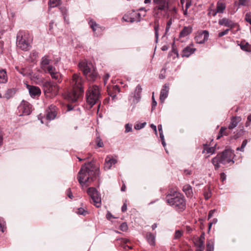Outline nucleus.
<instances>
[{"mask_svg":"<svg viewBox=\"0 0 251 251\" xmlns=\"http://www.w3.org/2000/svg\"><path fill=\"white\" fill-rule=\"evenodd\" d=\"M99 171L88 163L82 166L78 172L77 178L82 188L88 187L90 183L96 177Z\"/></svg>","mask_w":251,"mask_h":251,"instance_id":"obj_1","label":"nucleus"},{"mask_svg":"<svg viewBox=\"0 0 251 251\" xmlns=\"http://www.w3.org/2000/svg\"><path fill=\"white\" fill-rule=\"evenodd\" d=\"M166 202L177 212H182L186 208V200L180 193L172 190L166 198Z\"/></svg>","mask_w":251,"mask_h":251,"instance_id":"obj_2","label":"nucleus"},{"mask_svg":"<svg viewBox=\"0 0 251 251\" xmlns=\"http://www.w3.org/2000/svg\"><path fill=\"white\" fill-rule=\"evenodd\" d=\"M71 84L73 87V90L69 93L68 99L72 102H75L84 92L81 77L78 74H74Z\"/></svg>","mask_w":251,"mask_h":251,"instance_id":"obj_3","label":"nucleus"},{"mask_svg":"<svg viewBox=\"0 0 251 251\" xmlns=\"http://www.w3.org/2000/svg\"><path fill=\"white\" fill-rule=\"evenodd\" d=\"M52 60L48 55H45L41 58L40 67L42 70L46 74L50 75L51 78L56 80L58 83L62 81L61 75L51 63Z\"/></svg>","mask_w":251,"mask_h":251,"instance_id":"obj_4","label":"nucleus"},{"mask_svg":"<svg viewBox=\"0 0 251 251\" xmlns=\"http://www.w3.org/2000/svg\"><path fill=\"white\" fill-rule=\"evenodd\" d=\"M234 153L230 150H226L221 154H218L212 160V163L214 166L215 170L220 168V164L226 165L230 162L234 163L233 160Z\"/></svg>","mask_w":251,"mask_h":251,"instance_id":"obj_5","label":"nucleus"},{"mask_svg":"<svg viewBox=\"0 0 251 251\" xmlns=\"http://www.w3.org/2000/svg\"><path fill=\"white\" fill-rule=\"evenodd\" d=\"M78 67L89 81H94L96 80L98 73L91 62L81 61L78 64Z\"/></svg>","mask_w":251,"mask_h":251,"instance_id":"obj_6","label":"nucleus"},{"mask_svg":"<svg viewBox=\"0 0 251 251\" xmlns=\"http://www.w3.org/2000/svg\"><path fill=\"white\" fill-rule=\"evenodd\" d=\"M32 39L25 31H19L17 34V46L23 50L27 51L31 48Z\"/></svg>","mask_w":251,"mask_h":251,"instance_id":"obj_7","label":"nucleus"},{"mask_svg":"<svg viewBox=\"0 0 251 251\" xmlns=\"http://www.w3.org/2000/svg\"><path fill=\"white\" fill-rule=\"evenodd\" d=\"M87 103L92 107L97 103L100 98V91L97 85L89 86L86 95Z\"/></svg>","mask_w":251,"mask_h":251,"instance_id":"obj_8","label":"nucleus"},{"mask_svg":"<svg viewBox=\"0 0 251 251\" xmlns=\"http://www.w3.org/2000/svg\"><path fill=\"white\" fill-rule=\"evenodd\" d=\"M44 92L47 97L53 98L58 94L59 87L51 81H47L43 85Z\"/></svg>","mask_w":251,"mask_h":251,"instance_id":"obj_9","label":"nucleus"},{"mask_svg":"<svg viewBox=\"0 0 251 251\" xmlns=\"http://www.w3.org/2000/svg\"><path fill=\"white\" fill-rule=\"evenodd\" d=\"M166 10H163L160 8L154 7L152 11V15L154 18H155L154 21V34H155V42H158V40L159 38V19L162 15L163 11H166Z\"/></svg>","mask_w":251,"mask_h":251,"instance_id":"obj_10","label":"nucleus"},{"mask_svg":"<svg viewBox=\"0 0 251 251\" xmlns=\"http://www.w3.org/2000/svg\"><path fill=\"white\" fill-rule=\"evenodd\" d=\"M87 192L96 207H100L101 205V198L97 190L94 187H90L87 189Z\"/></svg>","mask_w":251,"mask_h":251,"instance_id":"obj_11","label":"nucleus"},{"mask_svg":"<svg viewBox=\"0 0 251 251\" xmlns=\"http://www.w3.org/2000/svg\"><path fill=\"white\" fill-rule=\"evenodd\" d=\"M20 116L28 115L31 112V105L27 101L23 100L18 107Z\"/></svg>","mask_w":251,"mask_h":251,"instance_id":"obj_12","label":"nucleus"},{"mask_svg":"<svg viewBox=\"0 0 251 251\" xmlns=\"http://www.w3.org/2000/svg\"><path fill=\"white\" fill-rule=\"evenodd\" d=\"M142 91L141 86L138 84L136 87L134 92L132 93L129 97V100H132V104L135 105L140 101Z\"/></svg>","mask_w":251,"mask_h":251,"instance_id":"obj_13","label":"nucleus"},{"mask_svg":"<svg viewBox=\"0 0 251 251\" xmlns=\"http://www.w3.org/2000/svg\"><path fill=\"white\" fill-rule=\"evenodd\" d=\"M209 32L207 30H203L199 32L195 37V40L198 44H203L208 39Z\"/></svg>","mask_w":251,"mask_h":251,"instance_id":"obj_14","label":"nucleus"},{"mask_svg":"<svg viewBox=\"0 0 251 251\" xmlns=\"http://www.w3.org/2000/svg\"><path fill=\"white\" fill-rule=\"evenodd\" d=\"M56 106L51 104L47 110L46 118L49 120H52L54 119L56 116Z\"/></svg>","mask_w":251,"mask_h":251,"instance_id":"obj_15","label":"nucleus"},{"mask_svg":"<svg viewBox=\"0 0 251 251\" xmlns=\"http://www.w3.org/2000/svg\"><path fill=\"white\" fill-rule=\"evenodd\" d=\"M155 7L160 8L163 10H168L169 3L167 0H153L152 1Z\"/></svg>","mask_w":251,"mask_h":251,"instance_id":"obj_16","label":"nucleus"},{"mask_svg":"<svg viewBox=\"0 0 251 251\" xmlns=\"http://www.w3.org/2000/svg\"><path fill=\"white\" fill-rule=\"evenodd\" d=\"M218 24L220 25H224L227 27L229 28L228 29H230L234 28L235 26V24L234 22L226 18L220 19L218 21Z\"/></svg>","mask_w":251,"mask_h":251,"instance_id":"obj_17","label":"nucleus"},{"mask_svg":"<svg viewBox=\"0 0 251 251\" xmlns=\"http://www.w3.org/2000/svg\"><path fill=\"white\" fill-rule=\"evenodd\" d=\"M89 25L92 29L95 34L98 36L102 31V28L98 25L93 20H90Z\"/></svg>","mask_w":251,"mask_h":251,"instance_id":"obj_18","label":"nucleus"},{"mask_svg":"<svg viewBox=\"0 0 251 251\" xmlns=\"http://www.w3.org/2000/svg\"><path fill=\"white\" fill-rule=\"evenodd\" d=\"M193 45L188 46L185 47L182 50L181 56L182 57H189L196 50V48L193 47Z\"/></svg>","mask_w":251,"mask_h":251,"instance_id":"obj_19","label":"nucleus"},{"mask_svg":"<svg viewBox=\"0 0 251 251\" xmlns=\"http://www.w3.org/2000/svg\"><path fill=\"white\" fill-rule=\"evenodd\" d=\"M117 161L116 159L111 157L109 156H106L105 160L104 163V169L105 170H109L111 169L113 165L117 163Z\"/></svg>","mask_w":251,"mask_h":251,"instance_id":"obj_20","label":"nucleus"},{"mask_svg":"<svg viewBox=\"0 0 251 251\" xmlns=\"http://www.w3.org/2000/svg\"><path fill=\"white\" fill-rule=\"evenodd\" d=\"M28 90L30 95L32 98L38 97L41 94V90L37 86H28Z\"/></svg>","mask_w":251,"mask_h":251,"instance_id":"obj_21","label":"nucleus"},{"mask_svg":"<svg viewBox=\"0 0 251 251\" xmlns=\"http://www.w3.org/2000/svg\"><path fill=\"white\" fill-rule=\"evenodd\" d=\"M169 90V88L168 85L167 84L164 85L160 95V100L162 102H163L165 99L168 97Z\"/></svg>","mask_w":251,"mask_h":251,"instance_id":"obj_22","label":"nucleus"},{"mask_svg":"<svg viewBox=\"0 0 251 251\" xmlns=\"http://www.w3.org/2000/svg\"><path fill=\"white\" fill-rule=\"evenodd\" d=\"M108 92L109 95L114 100L115 99L117 94L120 92V88L117 85H114L111 88H108Z\"/></svg>","mask_w":251,"mask_h":251,"instance_id":"obj_23","label":"nucleus"},{"mask_svg":"<svg viewBox=\"0 0 251 251\" xmlns=\"http://www.w3.org/2000/svg\"><path fill=\"white\" fill-rule=\"evenodd\" d=\"M241 121L240 116H235L231 118L230 123L228 126L229 129H232L236 127L238 123Z\"/></svg>","mask_w":251,"mask_h":251,"instance_id":"obj_24","label":"nucleus"},{"mask_svg":"<svg viewBox=\"0 0 251 251\" xmlns=\"http://www.w3.org/2000/svg\"><path fill=\"white\" fill-rule=\"evenodd\" d=\"M226 8V4L223 0H219L216 4V10L218 13L222 14Z\"/></svg>","mask_w":251,"mask_h":251,"instance_id":"obj_25","label":"nucleus"},{"mask_svg":"<svg viewBox=\"0 0 251 251\" xmlns=\"http://www.w3.org/2000/svg\"><path fill=\"white\" fill-rule=\"evenodd\" d=\"M146 238L148 243L151 246H154L155 244V235L151 232H147L146 235Z\"/></svg>","mask_w":251,"mask_h":251,"instance_id":"obj_26","label":"nucleus"},{"mask_svg":"<svg viewBox=\"0 0 251 251\" xmlns=\"http://www.w3.org/2000/svg\"><path fill=\"white\" fill-rule=\"evenodd\" d=\"M182 190L188 198H191L193 197V193L192 187L190 185L186 184L184 185Z\"/></svg>","mask_w":251,"mask_h":251,"instance_id":"obj_27","label":"nucleus"},{"mask_svg":"<svg viewBox=\"0 0 251 251\" xmlns=\"http://www.w3.org/2000/svg\"><path fill=\"white\" fill-rule=\"evenodd\" d=\"M192 31V28L190 26H185L179 33L180 37H184L190 34Z\"/></svg>","mask_w":251,"mask_h":251,"instance_id":"obj_28","label":"nucleus"},{"mask_svg":"<svg viewBox=\"0 0 251 251\" xmlns=\"http://www.w3.org/2000/svg\"><path fill=\"white\" fill-rule=\"evenodd\" d=\"M8 80V76L5 70L0 69V83H6Z\"/></svg>","mask_w":251,"mask_h":251,"instance_id":"obj_29","label":"nucleus"},{"mask_svg":"<svg viewBox=\"0 0 251 251\" xmlns=\"http://www.w3.org/2000/svg\"><path fill=\"white\" fill-rule=\"evenodd\" d=\"M196 247V251H203L204 249V244L203 242L195 240L194 241Z\"/></svg>","mask_w":251,"mask_h":251,"instance_id":"obj_30","label":"nucleus"},{"mask_svg":"<svg viewBox=\"0 0 251 251\" xmlns=\"http://www.w3.org/2000/svg\"><path fill=\"white\" fill-rule=\"evenodd\" d=\"M240 46L243 50L248 52L251 51V45L248 43L241 42Z\"/></svg>","mask_w":251,"mask_h":251,"instance_id":"obj_31","label":"nucleus"},{"mask_svg":"<svg viewBox=\"0 0 251 251\" xmlns=\"http://www.w3.org/2000/svg\"><path fill=\"white\" fill-rule=\"evenodd\" d=\"M15 93L16 90L15 89H9L6 91L4 97L8 99L12 97Z\"/></svg>","mask_w":251,"mask_h":251,"instance_id":"obj_32","label":"nucleus"},{"mask_svg":"<svg viewBox=\"0 0 251 251\" xmlns=\"http://www.w3.org/2000/svg\"><path fill=\"white\" fill-rule=\"evenodd\" d=\"M61 0H50L49 1V9L57 6L61 3Z\"/></svg>","mask_w":251,"mask_h":251,"instance_id":"obj_33","label":"nucleus"},{"mask_svg":"<svg viewBox=\"0 0 251 251\" xmlns=\"http://www.w3.org/2000/svg\"><path fill=\"white\" fill-rule=\"evenodd\" d=\"M206 251H214V242L212 240L207 241Z\"/></svg>","mask_w":251,"mask_h":251,"instance_id":"obj_34","label":"nucleus"},{"mask_svg":"<svg viewBox=\"0 0 251 251\" xmlns=\"http://www.w3.org/2000/svg\"><path fill=\"white\" fill-rule=\"evenodd\" d=\"M203 195L205 200H208L211 197V191L209 187L204 189Z\"/></svg>","mask_w":251,"mask_h":251,"instance_id":"obj_35","label":"nucleus"},{"mask_svg":"<svg viewBox=\"0 0 251 251\" xmlns=\"http://www.w3.org/2000/svg\"><path fill=\"white\" fill-rule=\"evenodd\" d=\"M218 13L217 12L216 9H215L210 7L208 9L207 15L208 16L215 17Z\"/></svg>","mask_w":251,"mask_h":251,"instance_id":"obj_36","label":"nucleus"},{"mask_svg":"<svg viewBox=\"0 0 251 251\" xmlns=\"http://www.w3.org/2000/svg\"><path fill=\"white\" fill-rule=\"evenodd\" d=\"M123 19L126 22L130 23H133L136 21V20L134 18V17H129L127 15H125L123 17Z\"/></svg>","mask_w":251,"mask_h":251,"instance_id":"obj_37","label":"nucleus"},{"mask_svg":"<svg viewBox=\"0 0 251 251\" xmlns=\"http://www.w3.org/2000/svg\"><path fill=\"white\" fill-rule=\"evenodd\" d=\"M228 134V133L227 131V128L226 127H222L220 130L218 138H219L220 137L223 135H227Z\"/></svg>","mask_w":251,"mask_h":251,"instance_id":"obj_38","label":"nucleus"},{"mask_svg":"<svg viewBox=\"0 0 251 251\" xmlns=\"http://www.w3.org/2000/svg\"><path fill=\"white\" fill-rule=\"evenodd\" d=\"M60 9L64 17V21L66 22H68L66 19L67 16V9L65 7H60Z\"/></svg>","mask_w":251,"mask_h":251,"instance_id":"obj_39","label":"nucleus"},{"mask_svg":"<svg viewBox=\"0 0 251 251\" xmlns=\"http://www.w3.org/2000/svg\"><path fill=\"white\" fill-rule=\"evenodd\" d=\"M173 22V19L170 18L167 22L166 26L165 29V33L166 34L170 30L171 25Z\"/></svg>","mask_w":251,"mask_h":251,"instance_id":"obj_40","label":"nucleus"},{"mask_svg":"<svg viewBox=\"0 0 251 251\" xmlns=\"http://www.w3.org/2000/svg\"><path fill=\"white\" fill-rule=\"evenodd\" d=\"M5 228V222L4 221L3 219L0 217V231L3 232L4 231V229Z\"/></svg>","mask_w":251,"mask_h":251,"instance_id":"obj_41","label":"nucleus"},{"mask_svg":"<svg viewBox=\"0 0 251 251\" xmlns=\"http://www.w3.org/2000/svg\"><path fill=\"white\" fill-rule=\"evenodd\" d=\"M76 213L79 215H85L88 214V212L87 210H85L83 208H79L77 209Z\"/></svg>","mask_w":251,"mask_h":251,"instance_id":"obj_42","label":"nucleus"},{"mask_svg":"<svg viewBox=\"0 0 251 251\" xmlns=\"http://www.w3.org/2000/svg\"><path fill=\"white\" fill-rule=\"evenodd\" d=\"M183 232L180 230H176L174 235L175 239H179L182 235Z\"/></svg>","mask_w":251,"mask_h":251,"instance_id":"obj_43","label":"nucleus"},{"mask_svg":"<svg viewBox=\"0 0 251 251\" xmlns=\"http://www.w3.org/2000/svg\"><path fill=\"white\" fill-rule=\"evenodd\" d=\"M38 56V53L36 51H32L30 54V56L31 57V61H33L35 60Z\"/></svg>","mask_w":251,"mask_h":251,"instance_id":"obj_44","label":"nucleus"},{"mask_svg":"<svg viewBox=\"0 0 251 251\" xmlns=\"http://www.w3.org/2000/svg\"><path fill=\"white\" fill-rule=\"evenodd\" d=\"M247 143H248V140L247 139H245V140H243V142L242 143L241 147L237 148V150L240 151H244V148L246 147Z\"/></svg>","mask_w":251,"mask_h":251,"instance_id":"obj_45","label":"nucleus"},{"mask_svg":"<svg viewBox=\"0 0 251 251\" xmlns=\"http://www.w3.org/2000/svg\"><path fill=\"white\" fill-rule=\"evenodd\" d=\"M204 151H205L207 153L213 154L215 151V148L206 147L204 148Z\"/></svg>","mask_w":251,"mask_h":251,"instance_id":"obj_46","label":"nucleus"},{"mask_svg":"<svg viewBox=\"0 0 251 251\" xmlns=\"http://www.w3.org/2000/svg\"><path fill=\"white\" fill-rule=\"evenodd\" d=\"M245 20L251 25V13H247L245 14Z\"/></svg>","mask_w":251,"mask_h":251,"instance_id":"obj_47","label":"nucleus"},{"mask_svg":"<svg viewBox=\"0 0 251 251\" xmlns=\"http://www.w3.org/2000/svg\"><path fill=\"white\" fill-rule=\"evenodd\" d=\"M146 125V123H141V124H136V125H135V128L136 129H140L142 128H143Z\"/></svg>","mask_w":251,"mask_h":251,"instance_id":"obj_48","label":"nucleus"},{"mask_svg":"<svg viewBox=\"0 0 251 251\" xmlns=\"http://www.w3.org/2000/svg\"><path fill=\"white\" fill-rule=\"evenodd\" d=\"M128 228L127 224L126 223H122L120 226V229L123 231H126Z\"/></svg>","mask_w":251,"mask_h":251,"instance_id":"obj_49","label":"nucleus"},{"mask_svg":"<svg viewBox=\"0 0 251 251\" xmlns=\"http://www.w3.org/2000/svg\"><path fill=\"white\" fill-rule=\"evenodd\" d=\"M96 142L97 143V146L99 148L102 147L103 146V142L101 141V139L99 137H97L96 140Z\"/></svg>","mask_w":251,"mask_h":251,"instance_id":"obj_50","label":"nucleus"},{"mask_svg":"<svg viewBox=\"0 0 251 251\" xmlns=\"http://www.w3.org/2000/svg\"><path fill=\"white\" fill-rule=\"evenodd\" d=\"M230 29H226V30H224L223 31L220 32L218 34V37H221L225 35H226L229 31L230 30Z\"/></svg>","mask_w":251,"mask_h":251,"instance_id":"obj_51","label":"nucleus"},{"mask_svg":"<svg viewBox=\"0 0 251 251\" xmlns=\"http://www.w3.org/2000/svg\"><path fill=\"white\" fill-rule=\"evenodd\" d=\"M196 240H197L199 241L202 242L204 243L205 241V233L204 232H202L199 238H197Z\"/></svg>","mask_w":251,"mask_h":251,"instance_id":"obj_52","label":"nucleus"},{"mask_svg":"<svg viewBox=\"0 0 251 251\" xmlns=\"http://www.w3.org/2000/svg\"><path fill=\"white\" fill-rule=\"evenodd\" d=\"M157 105V102L155 101L154 97V93H152V106H151V109L152 110L154 108H155V106Z\"/></svg>","mask_w":251,"mask_h":251,"instance_id":"obj_53","label":"nucleus"},{"mask_svg":"<svg viewBox=\"0 0 251 251\" xmlns=\"http://www.w3.org/2000/svg\"><path fill=\"white\" fill-rule=\"evenodd\" d=\"M251 123V114H250L247 117V121L245 124V126L248 127L250 126Z\"/></svg>","mask_w":251,"mask_h":251,"instance_id":"obj_54","label":"nucleus"},{"mask_svg":"<svg viewBox=\"0 0 251 251\" xmlns=\"http://www.w3.org/2000/svg\"><path fill=\"white\" fill-rule=\"evenodd\" d=\"M125 128H126L125 132L126 133L130 132L132 130V126H131V125H130L128 124H126L125 126Z\"/></svg>","mask_w":251,"mask_h":251,"instance_id":"obj_55","label":"nucleus"},{"mask_svg":"<svg viewBox=\"0 0 251 251\" xmlns=\"http://www.w3.org/2000/svg\"><path fill=\"white\" fill-rule=\"evenodd\" d=\"M165 72H166L165 69H162L161 70V73L159 76V78L163 79L165 78Z\"/></svg>","mask_w":251,"mask_h":251,"instance_id":"obj_56","label":"nucleus"},{"mask_svg":"<svg viewBox=\"0 0 251 251\" xmlns=\"http://www.w3.org/2000/svg\"><path fill=\"white\" fill-rule=\"evenodd\" d=\"M134 18L137 22H140L141 21V14L139 13H136Z\"/></svg>","mask_w":251,"mask_h":251,"instance_id":"obj_57","label":"nucleus"},{"mask_svg":"<svg viewBox=\"0 0 251 251\" xmlns=\"http://www.w3.org/2000/svg\"><path fill=\"white\" fill-rule=\"evenodd\" d=\"M192 5V0H186L185 8L186 9H188Z\"/></svg>","mask_w":251,"mask_h":251,"instance_id":"obj_58","label":"nucleus"},{"mask_svg":"<svg viewBox=\"0 0 251 251\" xmlns=\"http://www.w3.org/2000/svg\"><path fill=\"white\" fill-rule=\"evenodd\" d=\"M246 2H247V0H238L239 6L246 5Z\"/></svg>","mask_w":251,"mask_h":251,"instance_id":"obj_59","label":"nucleus"},{"mask_svg":"<svg viewBox=\"0 0 251 251\" xmlns=\"http://www.w3.org/2000/svg\"><path fill=\"white\" fill-rule=\"evenodd\" d=\"M226 179V175L224 173H222L220 174V179L222 182H224Z\"/></svg>","mask_w":251,"mask_h":251,"instance_id":"obj_60","label":"nucleus"},{"mask_svg":"<svg viewBox=\"0 0 251 251\" xmlns=\"http://www.w3.org/2000/svg\"><path fill=\"white\" fill-rule=\"evenodd\" d=\"M67 194L68 197L70 199H73V195L72 194V193L71 192V189L69 188L67 191Z\"/></svg>","mask_w":251,"mask_h":251,"instance_id":"obj_61","label":"nucleus"},{"mask_svg":"<svg viewBox=\"0 0 251 251\" xmlns=\"http://www.w3.org/2000/svg\"><path fill=\"white\" fill-rule=\"evenodd\" d=\"M215 212V209L211 210L209 212L208 215V220H209L213 216V214Z\"/></svg>","mask_w":251,"mask_h":251,"instance_id":"obj_62","label":"nucleus"},{"mask_svg":"<svg viewBox=\"0 0 251 251\" xmlns=\"http://www.w3.org/2000/svg\"><path fill=\"white\" fill-rule=\"evenodd\" d=\"M183 8V7H182ZM188 9H183V14L184 16L186 17H188L189 16L188 13Z\"/></svg>","mask_w":251,"mask_h":251,"instance_id":"obj_63","label":"nucleus"},{"mask_svg":"<svg viewBox=\"0 0 251 251\" xmlns=\"http://www.w3.org/2000/svg\"><path fill=\"white\" fill-rule=\"evenodd\" d=\"M109 77V75L107 74H106L104 76V77H103V80H104V84H106V81L108 79Z\"/></svg>","mask_w":251,"mask_h":251,"instance_id":"obj_64","label":"nucleus"}]
</instances>
